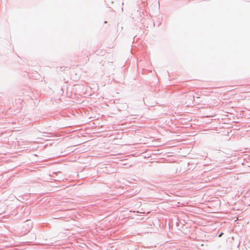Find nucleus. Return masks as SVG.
Instances as JSON below:
<instances>
[{
    "label": "nucleus",
    "mask_w": 250,
    "mask_h": 250,
    "mask_svg": "<svg viewBox=\"0 0 250 250\" xmlns=\"http://www.w3.org/2000/svg\"><path fill=\"white\" fill-rule=\"evenodd\" d=\"M223 234V233L222 232L219 235V237H221L222 235Z\"/></svg>",
    "instance_id": "1"
}]
</instances>
